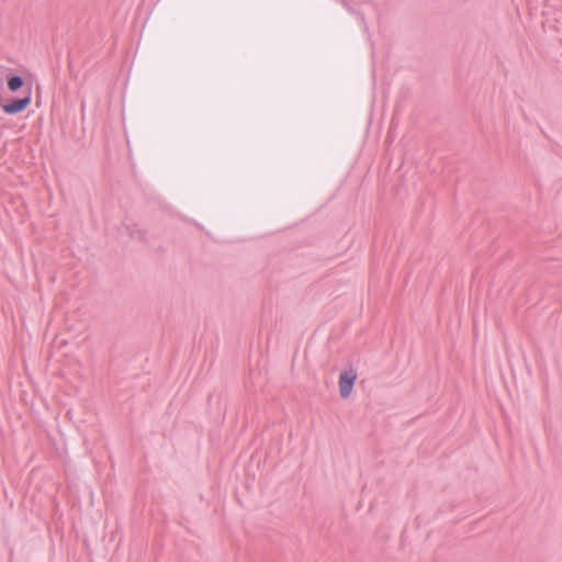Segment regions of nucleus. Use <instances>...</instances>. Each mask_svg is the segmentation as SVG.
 Here are the masks:
<instances>
[{
  "instance_id": "nucleus-4",
  "label": "nucleus",
  "mask_w": 562,
  "mask_h": 562,
  "mask_svg": "<svg viewBox=\"0 0 562 562\" xmlns=\"http://www.w3.org/2000/svg\"><path fill=\"white\" fill-rule=\"evenodd\" d=\"M124 226L132 238L144 239V233L137 228V224L126 222Z\"/></svg>"
},
{
  "instance_id": "nucleus-3",
  "label": "nucleus",
  "mask_w": 562,
  "mask_h": 562,
  "mask_svg": "<svg viewBox=\"0 0 562 562\" xmlns=\"http://www.w3.org/2000/svg\"><path fill=\"white\" fill-rule=\"evenodd\" d=\"M7 86L11 92H18L26 89L25 80L22 76L15 74L7 75Z\"/></svg>"
},
{
  "instance_id": "nucleus-1",
  "label": "nucleus",
  "mask_w": 562,
  "mask_h": 562,
  "mask_svg": "<svg viewBox=\"0 0 562 562\" xmlns=\"http://www.w3.org/2000/svg\"><path fill=\"white\" fill-rule=\"evenodd\" d=\"M32 101V86L29 85L23 90L22 95L18 98H11L7 102L0 101V106L7 115H15L23 112Z\"/></svg>"
},
{
  "instance_id": "nucleus-2",
  "label": "nucleus",
  "mask_w": 562,
  "mask_h": 562,
  "mask_svg": "<svg viewBox=\"0 0 562 562\" xmlns=\"http://www.w3.org/2000/svg\"><path fill=\"white\" fill-rule=\"evenodd\" d=\"M357 379L356 372L350 370H344L339 375V393L342 398H346L350 395L355 381Z\"/></svg>"
}]
</instances>
